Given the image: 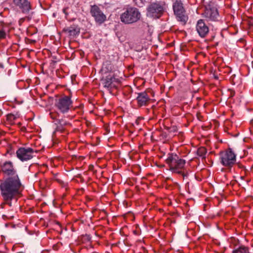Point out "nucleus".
Segmentation results:
<instances>
[{"instance_id": "obj_21", "label": "nucleus", "mask_w": 253, "mask_h": 253, "mask_svg": "<svg viewBox=\"0 0 253 253\" xmlns=\"http://www.w3.org/2000/svg\"><path fill=\"white\" fill-rule=\"evenodd\" d=\"M5 33L3 31H0V39L4 38Z\"/></svg>"}, {"instance_id": "obj_26", "label": "nucleus", "mask_w": 253, "mask_h": 253, "mask_svg": "<svg viewBox=\"0 0 253 253\" xmlns=\"http://www.w3.org/2000/svg\"><path fill=\"white\" fill-rule=\"evenodd\" d=\"M186 236H188L187 233H186Z\"/></svg>"}, {"instance_id": "obj_23", "label": "nucleus", "mask_w": 253, "mask_h": 253, "mask_svg": "<svg viewBox=\"0 0 253 253\" xmlns=\"http://www.w3.org/2000/svg\"><path fill=\"white\" fill-rule=\"evenodd\" d=\"M50 115H51V117L53 119H55L54 116H53V115H52L51 114H50Z\"/></svg>"}, {"instance_id": "obj_5", "label": "nucleus", "mask_w": 253, "mask_h": 253, "mask_svg": "<svg viewBox=\"0 0 253 253\" xmlns=\"http://www.w3.org/2000/svg\"><path fill=\"white\" fill-rule=\"evenodd\" d=\"M36 153V151L30 147H20L16 151V156L20 161L25 162L32 159Z\"/></svg>"}, {"instance_id": "obj_14", "label": "nucleus", "mask_w": 253, "mask_h": 253, "mask_svg": "<svg viewBox=\"0 0 253 253\" xmlns=\"http://www.w3.org/2000/svg\"><path fill=\"white\" fill-rule=\"evenodd\" d=\"M136 99L139 106H143L146 104L150 98L146 92H142L138 94Z\"/></svg>"}, {"instance_id": "obj_12", "label": "nucleus", "mask_w": 253, "mask_h": 253, "mask_svg": "<svg viewBox=\"0 0 253 253\" xmlns=\"http://www.w3.org/2000/svg\"><path fill=\"white\" fill-rule=\"evenodd\" d=\"M196 30L201 37H205L209 31L208 27L202 19L198 21L196 25Z\"/></svg>"}, {"instance_id": "obj_2", "label": "nucleus", "mask_w": 253, "mask_h": 253, "mask_svg": "<svg viewBox=\"0 0 253 253\" xmlns=\"http://www.w3.org/2000/svg\"><path fill=\"white\" fill-rule=\"evenodd\" d=\"M141 14L139 10L134 7H129L121 15V20L125 24H131L139 20Z\"/></svg>"}, {"instance_id": "obj_4", "label": "nucleus", "mask_w": 253, "mask_h": 253, "mask_svg": "<svg viewBox=\"0 0 253 253\" xmlns=\"http://www.w3.org/2000/svg\"><path fill=\"white\" fill-rule=\"evenodd\" d=\"M221 163L225 167L231 168L236 162V155L230 148L220 153Z\"/></svg>"}, {"instance_id": "obj_6", "label": "nucleus", "mask_w": 253, "mask_h": 253, "mask_svg": "<svg viewBox=\"0 0 253 253\" xmlns=\"http://www.w3.org/2000/svg\"><path fill=\"white\" fill-rule=\"evenodd\" d=\"M72 104L70 98L65 96L57 99L55 105L61 113H65L68 111Z\"/></svg>"}, {"instance_id": "obj_1", "label": "nucleus", "mask_w": 253, "mask_h": 253, "mask_svg": "<svg viewBox=\"0 0 253 253\" xmlns=\"http://www.w3.org/2000/svg\"><path fill=\"white\" fill-rule=\"evenodd\" d=\"M21 183L18 176L8 177L0 184L1 195L5 201H10L21 192Z\"/></svg>"}, {"instance_id": "obj_24", "label": "nucleus", "mask_w": 253, "mask_h": 253, "mask_svg": "<svg viewBox=\"0 0 253 253\" xmlns=\"http://www.w3.org/2000/svg\"><path fill=\"white\" fill-rule=\"evenodd\" d=\"M63 12H64L65 13H65V9H63Z\"/></svg>"}, {"instance_id": "obj_27", "label": "nucleus", "mask_w": 253, "mask_h": 253, "mask_svg": "<svg viewBox=\"0 0 253 253\" xmlns=\"http://www.w3.org/2000/svg\"><path fill=\"white\" fill-rule=\"evenodd\" d=\"M186 236H188L187 233H186Z\"/></svg>"}, {"instance_id": "obj_8", "label": "nucleus", "mask_w": 253, "mask_h": 253, "mask_svg": "<svg viewBox=\"0 0 253 253\" xmlns=\"http://www.w3.org/2000/svg\"><path fill=\"white\" fill-rule=\"evenodd\" d=\"M203 15L209 20L215 21L219 17L217 9L211 3L205 7V10Z\"/></svg>"}, {"instance_id": "obj_15", "label": "nucleus", "mask_w": 253, "mask_h": 253, "mask_svg": "<svg viewBox=\"0 0 253 253\" xmlns=\"http://www.w3.org/2000/svg\"><path fill=\"white\" fill-rule=\"evenodd\" d=\"M64 31L68 34L69 36L71 37H75L80 33V30L78 28L75 26H72L65 28Z\"/></svg>"}, {"instance_id": "obj_11", "label": "nucleus", "mask_w": 253, "mask_h": 253, "mask_svg": "<svg viewBox=\"0 0 253 253\" xmlns=\"http://www.w3.org/2000/svg\"><path fill=\"white\" fill-rule=\"evenodd\" d=\"M1 169L3 172L8 177L18 176L16 170L10 162L4 163L2 166Z\"/></svg>"}, {"instance_id": "obj_18", "label": "nucleus", "mask_w": 253, "mask_h": 253, "mask_svg": "<svg viewBox=\"0 0 253 253\" xmlns=\"http://www.w3.org/2000/svg\"><path fill=\"white\" fill-rule=\"evenodd\" d=\"M232 253H250L248 247L244 246H241L236 249L233 251Z\"/></svg>"}, {"instance_id": "obj_28", "label": "nucleus", "mask_w": 253, "mask_h": 253, "mask_svg": "<svg viewBox=\"0 0 253 253\" xmlns=\"http://www.w3.org/2000/svg\"><path fill=\"white\" fill-rule=\"evenodd\" d=\"M186 236H188L187 233H186Z\"/></svg>"}, {"instance_id": "obj_25", "label": "nucleus", "mask_w": 253, "mask_h": 253, "mask_svg": "<svg viewBox=\"0 0 253 253\" xmlns=\"http://www.w3.org/2000/svg\"><path fill=\"white\" fill-rule=\"evenodd\" d=\"M214 78H215V79H217V76H214Z\"/></svg>"}, {"instance_id": "obj_10", "label": "nucleus", "mask_w": 253, "mask_h": 253, "mask_svg": "<svg viewBox=\"0 0 253 253\" xmlns=\"http://www.w3.org/2000/svg\"><path fill=\"white\" fill-rule=\"evenodd\" d=\"M90 12L96 22L100 24L105 21L106 18V15L97 5H94L91 6Z\"/></svg>"}, {"instance_id": "obj_3", "label": "nucleus", "mask_w": 253, "mask_h": 253, "mask_svg": "<svg viewBox=\"0 0 253 253\" xmlns=\"http://www.w3.org/2000/svg\"><path fill=\"white\" fill-rule=\"evenodd\" d=\"M166 162L169 164L170 170L175 173H180L181 169L184 167L185 160L180 159L176 154H169Z\"/></svg>"}, {"instance_id": "obj_17", "label": "nucleus", "mask_w": 253, "mask_h": 253, "mask_svg": "<svg viewBox=\"0 0 253 253\" xmlns=\"http://www.w3.org/2000/svg\"><path fill=\"white\" fill-rule=\"evenodd\" d=\"M115 80L114 77L108 76L103 81L102 84L105 87L109 88L111 86L112 84Z\"/></svg>"}, {"instance_id": "obj_9", "label": "nucleus", "mask_w": 253, "mask_h": 253, "mask_svg": "<svg viewBox=\"0 0 253 253\" xmlns=\"http://www.w3.org/2000/svg\"><path fill=\"white\" fill-rule=\"evenodd\" d=\"M173 9L178 20L185 24L188 20V17L184 15V10L182 3L180 1L176 0L173 3Z\"/></svg>"}, {"instance_id": "obj_13", "label": "nucleus", "mask_w": 253, "mask_h": 253, "mask_svg": "<svg viewBox=\"0 0 253 253\" xmlns=\"http://www.w3.org/2000/svg\"><path fill=\"white\" fill-rule=\"evenodd\" d=\"M13 2L18 6L23 12H28L31 9L30 3L28 0H13Z\"/></svg>"}, {"instance_id": "obj_7", "label": "nucleus", "mask_w": 253, "mask_h": 253, "mask_svg": "<svg viewBox=\"0 0 253 253\" xmlns=\"http://www.w3.org/2000/svg\"><path fill=\"white\" fill-rule=\"evenodd\" d=\"M147 16L154 18H159L162 14L164 8L158 3H152L147 8Z\"/></svg>"}, {"instance_id": "obj_29", "label": "nucleus", "mask_w": 253, "mask_h": 253, "mask_svg": "<svg viewBox=\"0 0 253 253\" xmlns=\"http://www.w3.org/2000/svg\"><path fill=\"white\" fill-rule=\"evenodd\" d=\"M252 25H253V22H252Z\"/></svg>"}, {"instance_id": "obj_16", "label": "nucleus", "mask_w": 253, "mask_h": 253, "mask_svg": "<svg viewBox=\"0 0 253 253\" xmlns=\"http://www.w3.org/2000/svg\"><path fill=\"white\" fill-rule=\"evenodd\" d=\"M206 152V149L204 147H201L199 149L194 148V150H193V153L194 154L195 156L193 158H196L197 156L201 157L203 158H205V156Z\"/></svg>"}, {"instance_id": "obj_20", "label": "nucleus", "mask_w": 253, "mask_h": 253, "mask_svg": "<svg viewBox=\"0 0 253 253\" xmlns=\"http://www.w3.org/2000/svg\"><path fill=\"white\" fill-rule=\"evenodd\" d=\"M58 124L59 126H57V129L59 130H61L62 129L61 127L66 125L67 123L63 120H59Z\"/></svg>"}, {"instance_id": "obj_19", "label": "nucleus", "mask_w": 253, "mask_h": 253, "mask_svg": "<svg viewBox=\"0 0 253 253\" xmlns=\"http://www.w3.org/2000/svg\"><path fill=\"white\" fill-rule=\"evenodd\" d=\"M134 1L136 5L139 7H142L144 4L145 1V0H134Z\"/></svg>"}, {"instance_id": "obj_22", "label": "nucleus", "mask_w": 253, "mask_h": 253, "mask_svg": "<svg viewBox=\"0 0 253 253\" xmlns=\"http://www.w3.org/2000/svg\"><path fill=\"white\" fill-rule=\"evenodd\" d=\"M7 204L10 206H11V203L10 202H7Z\"/></svg>"}]
</instances>
